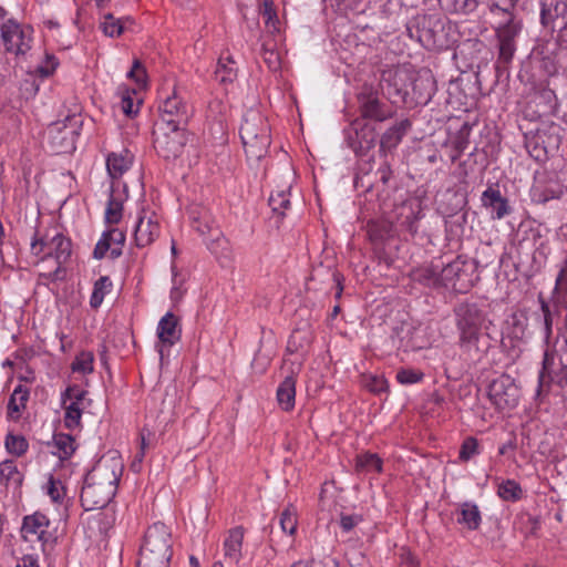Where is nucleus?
<instances>
[{"mask_svg": "<svg viewBox=\"0 0 567 567\" xmlns=\"http://www.w3.org/2000/svg\"><path fill=\"white\" fill-rule=\"evenodd\" d=\"M82 416V408L78 405V402H71L65 406L64 425L65 427L73 430L80 425Z\"/></svg>", "mask_w": 567, "mask_h": 567, "instance_id": "44", "label": "nucleus"}, {"mask_svg": "<svg viewBox=\"0 0 567 567\" xmlns=\"http://www.w3.org/2000/svg\"><path fill=\"white\" fill-rule=\"evenodd\" d=\"M517 2L518 0H488L487 7L496 21L518 17Z\"/></svg>", "mask_w": 567, "mask_h": 567, "instance_id": "28", "label": "nucleus"}, {"mask_svg": "<svg viewBox=\"0 0 567 567\" xmlns=\"http://www.w3.org/2000/svg\"><path fill=\"white\" fill-rule=\"evenodd\" d=\"M157 337L161 346L158 353L161 359L164 357V348H171L181 339V329L178 328V319L172 313L167 312L158 322Z\"/></svg>", "mask_w": 567, "mask_h": 567, "instance_id": "21", "label": "nucleus"}, {"mask_svg": "<svg viewBox=\"0 0 567 567\" xmlns=\"http://www.w3.org/2000/svg\"><path fill=\"white\" fill-rule=\"evenodd\" d=\"M123 464L118 458H101L84 480L81 505L85 511L104 508L114 497Z\"/></svg>", "mask_w": 567, "mask_h": 567, "instance_id": "1", "label": "nucleus"}, {"mask_svg": "<svg viewBox=\"0 0 567 567\" xmlns=\"http://www.w3.org/2000/svg\"><path fill=\"white\" fill-rule=\"evenodd\" d=\"M127 78L134 80L140 87L146 85V70L140 60H134L132 69L127 73Z\"/></svg>", "mask_w": 567, "mask_h": 567, "instance_id": "53", "label": "nucleus"}, {"mask_svg": "<svg viewBox=\"0 0 567 567\" xmlns=\"http://www.w3.org/2000/svg\"><path fill=\"white\" fill-rule=\"evenodd\" d=\"M440 7L450 13L468 14L476 10L481 0H437Z\"/></svg>", "mask_w": 567, "mask_h": 567, "instance_id": "32", "label": "nucleus"}, {"mask_svg": "<svg viewBox=\"0 0 567 567\" xmlns=\"http://www.w3.org/2000/svg\"><path fill=\"white\" fill-rule=\"evenodd\" d=\"M47 250L43 260L54 258L56 268L51 275L52 278L59 279L61 272V266L65 264L71 257L72 244L69 238H65L62 234L54 235L50 240L44 241L43 239H34L31 244L32 254L38 256L43 250Z\"/></svg>", "mask_w": 567, "mask_h": 567, "instance_id": "10", "label": "nucleus"}, {"mask_svg": "<svg viewBox=\"0 0 567 567\" xmlns=\"http://www.w3.org/2000/svg\"><path fill=\"white\" fill-rule=\"evenodd\" d=\"M429 83V78L413 79V75L409 70L401 68L394 71H389L383 75L382 90L394 104L406 103L410 86L417 100L429 101L432 95V90H429L425 93L422 92L424 85Z\"/></svg>", "mask_w": 567, "mask_h": 567, "instance_id": "2", "label": "nucleus"}, {"mask_svg": "<svg viewBox=\"0 0 567 567\" xmlns=\"http://www.w3.org/2000/svg\"><path fill=\"white\" fill-rule=\"evenodd\" d=\"M411 126V121L404 118L388 128L380 138V151L388 152L394 150L410 131Z\"/></svg>", "mask_w": 567, "mask_h": 567, "instance_id": "24", "label": "nucleus"}, {"mask_svg": "<svg viewBox=\"0 0 567 567\" xmlns=\"http://www.w3.org/2000/svg\"><path fill=\"white\" fill-rule=\"evenodd\" d=\"M355 470L359 473L381 472L382 461L374 453L360 454L355 458Z\"/></svg>", "mask_w": 567, "mask_h": 567, "instance_id": "35", "label": "nucleus"}, {"mask_svg": "<svg viewBox=\"0 0 567 567\" xmlns=\"http://www.w3.org/2000/svg\"><path fill=\"white\" fill-rule=\"evenodd\" d=\"M554 56H545L543 59L544 69L549 75H554L558 72L560 64V59L558 58L559 53L553 52Z\"/></svg>", "mask_w": 567, "mask_h": 567, "instance_id": "57", "label": "nucleus"}, {"mask_svg": "<svg viewBox=\"0 0 567 567\" xmlns=\"http://www.w3.org/2000/svg\"><path fill=\"white\" fill-rule=\"evenodd\" d=\"M80 125L81 121L75 115L66 116L62 122L50 124L47 135L52 152L69 153L74 151Z\"/></svg>", "mask_w": 567, "mask_h": 567, "instance_id": "7", "label": "nucleus"}, {"mask_svg": "<svg viewBox=\"0 0 567 567\" xmlns=\"http://www.w3.org/2000/svg\"><path fill=\"white\" fill-rule=\"evenodd\" d=\"M73 371L91 373L93 371V354L82 352L72 364Z\"/></svg>", "mask_w": 567, "mask_h": 567, "instance_id": "51", "label": "nucleus"}, {"mask_svg": "<svg viewBox=\"0 0 567 567\" xmlns=\"http://www.w3.org/2000/svg\"><path fill=\"white\" fill-rule=\"evenodd\" d=\"M497 494L504 501L515 502L522 497L523 491L516 481L506 480L498 485Z\"/></svg>", "mask_w": 567, "mask_h": 567, "instance_id": "39", "label": "nucleus"}, {"mask_svg": "<svg viewBox=\"0 0 567 567\" xmlns=\"http://www.w3.org/2000/svg\"><path fill=\"white\" fill-rule=\"evenodd\" d=\"M361 385L374 394L386 392L389 389L388 381L383 375L371 373L361 375Z\"/></svg>", "mask_w": 567, "mask_h": 567, "instance_id": "37", "label": "nucleus"}, {"mask_svg": "<svg viewBox=\"0 0 567 567\" xmlns=\"http://www.w3.org/2000/svg\"><path fill=\"white\" fill-rule=\"evenodd\" d=\"M122 203L116 200L113 194H111L105 210V221L107 224H117L122 218Z\"/></svg>", "mask_w": 567, "mask_h": 567, "instance_id": "47", "label": "nucleus"}, {"mask_svg": "<svg viewBox=\"0 0 567 567\" xmlns=\"http://www.w3.org/2000/svg\"><path fill=\"white\" fill-rule=\"evenodd\" d=\"M528 319L525 312L518 311L509 316L506 321L507 336L514 340L520 341L526 337Z\"/></svg>", "mask_w": 567, "mask_h": 567, "instance_id": "29", "label": "nucleus"}, {"mask_svg": "<svg viewBox=\"0 0 567 567\" xmlns=\"http://www.w3.org/2000/svg\"><path fill=\"white\" fill-rule=\"evenodd\" d=\"M424 373L416 369H401L396 372L399 383L410 385L422 381Z\"/></svg>", "mask_w": 567, "mask_h": 567, "instance_id": "49", "label": "nucleus"}, {"mask_svg": "<svg viewBox=\"0 0 567 567\" xmlns=\"http://www.w3.org/2000/svg\"><path fill=\"white\" fill-rule=\"evenodd\" d=\"M567 275V260L564 261V266L561 267L557 279H556V287L553 292L551 298V305L546 302L542 295L539 296V301L542 306V311L544 313V326H545V333L546 338H549L551 333V326L554 323V319L557 317L559 318V308H566L567 305L561 303L560 305V297H561V290H564L565 286V279Z\"/></svg>", "mask_w": 567, "mask_h": 567, "instance_id": "19", "label": "nucleus"}, {"mask_svg": "<svg viewBox=\"0 0 567 567\" xmlns=\"http://www.w3.org/2000/svg\"><path fill=\"white\" fill-rule=\"evenodd\" d=\"M358 103L361 115L359 118L383 122L392 116L372 86L364 85L362 87L358 94Z\"/></svg>", "mask_w": 567, "mask_h": 567, "instance_id": "18", "label": "nucleus"}, {"mask_svg": "<svg viewBox=\"0 0 567 567\" xmlns=\"http://www.w3.org/2000/svg\"><path fill=\"white\" fill-rule=\"evenodd\" d=\"M169 560L164 557L153 556L150 553L144 554L140 551L137 567H168Z\"/></svg>", "mask_w": 567, "mask_h": 567, "instance_id": "50", "label": "nucleus"}, {"mask_svg": "<svg viewBox=\"0 0 567 567\" xmlns=\"http://www.w3.org/2000/svg\"><path fill=\"white\" fill-rule=\"evenodd\" d=\"M243 146L249 161H260L270 146V128L265 118L252 114L244 120L239 130Z\"/></svg>", "mask_w": 567, "mask_h": 567, "instance_id": "3", "label": "nucleus"}, {"mask_svg": "<svg viewBox=\"0 0 567 567\" xmlns=\"http://www.w3.org/2000/svg\"><path fill=\"white\" fill-rule=\"evenodd\" d=\"M478 442L475 437L470 436L464 440L460 450V460L463 462L470 461L475 454H477Z\"/></svg>", "mask_w": 567, "mask_h": 567, "instance_id": "52", "label": "nucleus"}, {"mask_svg": "<svg viewBox=\"0 0 567 567\" xmlns=\"http://www.w3.org/2000/svg\"><path fill=\"white\" fill-rule=\"evenodd\" d=\"M476 269V261L463 256H457L447 264L442 261L441 288L451 289L457 293L468 292L478 279Z\"/></svg>", "mask_w": 567, "mask_h": 567, "instance_id": "5", "label": "nucleus"}, {"mask_svg": "<svg viewBox=\"0 0 567 567\" xmlns=\"http://www.w3.org/2000/svg\"><path fill=\"white\" fill-rule=\"evenodd\" d=\"M522 29L523 21L519 17L496 20L495 35L498 47V63L506 65L512 62Z\"/></svg>", "mask_w": 567, "mask_h": 567, "instance_id": "6", "label": "nucleus"}, {"mask_svg": "<svg viewBox=\"0 0 567 567\" xmlns=\"http://www.w3.org/2000/svg\"><path fill=\"white\" fill-rule=\"evenodd\" d=\"M540 20L545 27L557 32L556 45L564 51V31L567 29V0H544Z\"/></svg>", "mask_w": 567, "mask_h": 567, "instance_id": "13", "label": "nucleus"}, {"mask_svg": "<svg viewBox=\"0 0 567 567\" xmlns=\"http://www.w3.org/2000/svg\"><path fill=\"white\" fill-rule=\"evenodd\" d=\"M32 28L8 19L0 27V35L8 52L25 54L31 49Z\"/></svg>", "mask_w": 567, "mask_h": 567, "instance_id": "12", "label": "nucleus"}, {"mask_svg": "<svg viewBox=\"0 0 567 567\" xmlns=\"http://www.w3.org/2000/svg\"><path fill=\"white\" fill-rule=\"evenodd\" d=\"M361 520H362V518L359 515L341 514V516H340V526L343 529V532H350Z\"/></svg>", "mask_w": 567, "mask_h": 567, "instance_id": "59", "label": "nucleus"}, {"mask_svg": "<svg viewBox=\"0 0 567 567\" xmlns=\"http://www.w3.org/2000/svg\"><path fill=\"white\" fill-rule=\"evenodd\" d=\"M104 235L111 243V246H123L125 241V235L117 228H113L109 231H104Z\"/></svg>", "mask_w": 567, "mask_h": 567, "instance_id": "60", "label": "nucleus"}, {"mask_svg": "<svg viewBox=\"0 0 567 567\" xmlns=\"http://www.w3.org/2000/svg\"><path fill=\"white\" fill-rule=\"evenodd\" d=\"M86 394L87 392L80 389L78 385L68 386L62 393V403L65 404L66 400H71L72 402H78V405H81Z\"/></svg>", "mask_w": 567, "mask_h": 567, "instance_id": "55", "label": "nucleus"}, {"mask_svg": "<svg viewBox=\"0 0 567 567\" xmlns=\"http://www.w3.org/2000/svg\"><path fill=\"white\" fill-rule=\"evenodd\" d=\"M245 529L241 526L231 528L224 542L225 558L230 563H238L241 557V548Z\"/></svg>", "mask_w": 567, "mask_h": 567, "instance_id": "27", "label": "nucleus"}, {"mask_svg": "<svg viewBox=\"0 0 567 567\" xmlns=\"http://www.w3.org/2000/svg\"><path fill=\"white\" fill-rule=\"evenodd\" d=\"M443 27L439 19L433 17L423 16L416 21V37L421 44L425 48L442 47L439 32Z\"/></svg>", "mask_w": 567, "mask_h": 567, "instance_id": "20", "label": "nucleus"}, {"mask_svg": "<svg viewBox=\"0 0 567 567\" xmlns=\"http://www.w3.org/2000/svg\"><path fill=\"white\" fill-rule=\"evenodd\" d=\"M133 22L134 21L131 17L117 19L112 13H106L103 16V20L100 23V28L106 37L117 38L123 33L125 24H133Z\"/></svg>", "mask_w": 567, "mask_h": 567, "instance_id": "30", "label": "nucleus"}, {"mask_svg": "<svg viewBox=\"0 0 567 567\" xmlns=\"http://www.w3.org/2000/svg\"><path fill=\"white\" fill-rule=\"evenodd\" d=\"M153 145L156 153L166 161L176 159L187 143L185 128L155 126L153 128Z\"/></svg>", "mask_w": 567, "mask_h": 567, "instance_id": "8", "label": "nucleus"}, {"mask_svg": "<svg viewBox=\"0 0 567 567\" xmlns=\"http://www.w3.org/2000/svg\"><path fill=\"white\" fill-rule=\"evenodd\" d=\"M481 200L483 207L491 210L493 219H503L512 213L508 199L501 194L497 187L488 186L483 192Z\"/></svg>", "mask_w": 567, "mask_h": 567, "instance_id": "22", "label": "nucleus"}, {"mask_svg": "<svg viewBox=\"0 0 567 567\" xmlns=\"http://www.w3.org/2000/svg\"><path fill=\"white\" fill-rule=\"evenodd\" d=\"M282 532L293 535L297 528V511L293 505H288L280 515Z\"/></svg>", "mask_w": 567, "mask_h": 567, "instance_id": "42", "label": "nucleus"}, {"mask_svg": "<svg viewBox=\"0 0 567 567\" xmlns=\"http://www.w3.org/2000/svg\"><path fill=\"white\" fill-rule=\"evenodd\" d=\"M133 99L130 95H123L121 101V109L124 114L131 116L137 113V109L133 110Z\"/></svg>", "mask_w": 567, "mask_h": 567, "instance_id": "64", "label": "nucleus"}, {"mask_svg": "<svg viewBox=\"0 0 567 567\" xmlns=\"http://www.w3.org/2000/svg\"><path fill=\"white\" fill-rule=\"evenodd\" d=\"M58 484H61V482L60 481L56 482L53 478V476H51L49 478L48 494L50 495V497L53 502H60L64 496V493H62L60 491V488L58 487Z\"/></svg>", "mask_w": 567, "mask_h": 567, "instance_id": "61", "label": "nucleus"}, {"mask_svg": "<svg viewBox=\"0 0 567 567\" xmlns=\"http://www.w3.org/2000/svg\"><path fill=\"white\" fill-rule=\"evenodd\" d=\"M391 175L392 171L390 164L384 161L374 173L371 171L363 172V168L360 167V173L355 177V184L358 185L361 183V186H365L367 189H370L378 183L386 185L391 178Z\"/></svg>", "mask_w": 567, "mask_h": 567, "instance_id": "26", "label": "nucleus"}, {"mask_svg": "<svg viewBox=\"0 0 567 567\" xmlns=\"http://www.w3.org/2000/svg\"><path fill=\"white\" fill-rule=\"evenodd\" d=\"M269 206L272 212L279 216L285 215V210L290 207V200L285 190H279L276 194H271L269 197Z\"/></svg>", "mask_w": 567, "mask_h": 567, "instance_id": "46", "label": "nucleus"}, {"mask_svg": "<svg viewBox=\"0 0 567 567\" xmlns=\"http://www.w3.org/2000/svg\"><path fill=\"white\" fill-rule=\"evenodd\" d=\"M109 249H111V243L109 241L106 236L103 234L93 250V257L95 259H102V258H104V256L109 251Z\"/></svg>", "mask_w": 567, "mask_h": 567, "instance_id": "58", "label": "nucleus"}, {"mask_svg": "<svg viewBox=\"0 0 567 567\" xmlns=\"http://www.w3.org/2000/svg\"><path fill=\"white\" fill-rule=\"evenodd\" d=\"M525 145L529 155L536 161H540L546 153L544 148L538 147L537 143H534L533 141H526Z\"/></svg>", "mask_w": 567, "mask_h": 567, "instance_id": "63", "label": "nucleus"}, {"mask_svg": "<svg viewBox=\"0 0 567 567\" xmlns=\"http://www.w3.org/2000/svg\"><path fill=\"white\" fill-rule=\"evenodd\" d=\"M458 346L465 352L477 350L484 316L476 303L462 302L454 309Z\"/></svg>", "mask_w": 567, "mask_h": 567, "instance_id": "4", "label": "nucleus"}, {"mask_svg": "<svg viewBox=\"0 0 567 567\" xmlns=\"http://www.w3.org/2000/svg\"><path fill=\"white\" fill-rule=\"evenodd\" d=\"M54 446L58 449V455L61 460L69 458L75 451L74 437L70 434L58 433L53 436Z\"/></svg>", "mask_w": 567, "mask_h": 567, "instance_id": "38", "label": "nucleus"}, {"mask_svg": "<svg viewBox=\"0 0 567 567\" xmlns=\"http://www.w3.org/2000/svg\"><path fill=\"white\" fill-rule=\"evenodd\" d=\"M141 553L151 554L153 556L164 557L171 559L172 544L171 532L163 523H155L148 527L145 533L144 544L141 547Z\"/></svg>", "mask_w": 567, "mask_h": 567, "instance_id": "16", "label": "nucleus"}, {"mask_svg": "<svg viewBox=\"0 0 567 567\" xmlns=\"http://www.w3.org/2000/svg\"><path fill=\"white\" fill-rule=\"evenodd\" d=\"M29 399V390L22 385H18L11 394L8 402V415L13 417V414H19L25 408Z\"/></svg>", "mask_w": 567, "mask_h": 567, "instance_id": "36", "label": "nucleus"}, {"mask_svg": "<svg viewBox=\"0 0 567 567\" xmlns=\"http://www.w3.org/2000/svg\"><path fill=\"white\" fill-rule=\"evenodd\" d=\"M564 195V188L563 186L558 184L549 183L547 187L545 188L542 198H539V202L546 203L549 199H558Z\"/></svg>", "mask_w": 567, "mask_h": 567, "instance_id": "56", "label": "nucleus"}, {"mask_svg": "<svg viewBox=\"0 0 567 567\" xmlns=\"http://www.w3.org/2000/svg\"><path fill=\"white\" fill-rule=\"evenodd\" d=\"M457 523L465 525L468 529H477L481 523V513L475 504L464 503L460 511Z\"/></svg>", "mask_w": 567, "mask_h": 567, "instance_id": "33", "label": "nucleus"}, {"mask_svg": "<svg viewBox=\"0 0 567 567\" xmlns=\"http://www.w3.org/2000/svg\"><path fill=\"white\" fill-rule=\"evenodd\" d=\"M488 398L497 409H513L518 404V388L508 375H501L489 384Z\"/></svg>", "mask_w": 567, "mask_h": 567, "instance_id": "17", "label": "nucleus"}, {"mask_svg": "<svg viewBox=\"0 0 567 567\" xmlns=\"http://www.w3.org/2000/svg\"><path fill=\"white\" fill-rule=\"evenodd\" d=\"M378 133L374 125L364 118H355L346 130L348 146L360 156L375 145Z\"/></svg>", "mask_w": 567, "mask_h": 567, "instance_id": "14", "label": "nucleus"}, {"mask_svg": "<svg viewBox=\"0 0 567 567\" xmlns=\"http://www.w3.org/2000/svg\"><path fill=\"white\" fill-rule=\"evenodd\" d=\"M261 58L265 64L270 71H277L280 69V56L272 47H268V43L261 45Z\"/></svg>", "mask_w": 567, "mask_h": 567, "instance_id": "48", "label": "nucleus"}, {"mask_svg": "<svg viewBox=\"0 0 567 567\" xmlns=\"http://www.w3.org/2000/svg\"><path fill=\"white\" fill-rule=\"evenodd\" d=\"M111 287L112 282L107 276H103L95 281L90 299V305L92 308H99L101 306L105 295L110 291Z\"/></svg>", "mask_w": 567, "mask_h": 567, "instance_id": "40", "label": "nucleus"}, {"mask_svg": "<svg viewBox=\"0 0 567 567\" xmlns=\"http://www.w3.org/2000/svg\"><path fill=\"white\" fill-rule=\"evenodd\" d=\"M159 234V225L151 217L141 216L134 229V239L137 247L152 244Z\"/></svg>", "mask_w": 567, "mask_h": 567, "instance_id": "25", "label": "nucleus"}, {"mask_svg": "<svg viewBox=\"0 0 567 567\" xmlns=\"http://www.w3.org/2000/svg\"><path fill=\"white\" fill-rule=\"evenodd\" d=\"M49 518L44 514L35 512L32 515L24 516L21 536L25 542L38 543L41 549L44 550L47 545L53 544L55 540L53 534L49 532Z\"/></svg>", "mask_w": 567, "mask_h": 567, "instance_id": "15", "label": "nucleus"}, {"mask_svg": "<svg viewBox=\"0 0 567 567\" xmlns=\"http://www.w3.org/2000/svg\"><path fill=\"white\" fill-rule=\"evenodd\" d=\"M23 475L19 472L17 465L11 460L0 463V482L4 485L13 484L16 487L21 486Z\"/></svg>", "mask_w": 567, "mask_h": 567, "instance_id": "34", "label": "nucleus"}, {"mask_svg": "<svg viewBox=\"0 0 567 567\" xmlns=\"http://www.w3.org/2000/svg\"><path fill=\"white\" fill-rule=\"evenodd\" d=\"M189 217L193 228L200 236L207 237L206 245L210 251L216 252L218 247L223 244H227V240L208 208L194 206L189 210Z\"/></svg>", "mask_w": 567, "mask_h": 567, "instance_id": "9", "label": "nucleus"}, {"mask_svg": "<svg viewBox=\"0 0 567 567\" xmlns=\"http://www.w3.org/2000/svg\"><path fill=\"white\" fill-rule=\"evenodd\" d=\"M28 446L27 440L21 435L8 434L6 437V447L10 454L21 456L27 452Z\"/></svg>", "mask_w": 567, "mask_h": 567, "instance_id": "43", "label": "nucleus"}, {"mask_svg": "<svg viewBox=\"0 0 567 567\" xmlns=\"http://www.w3.org/2000/svg\"><path fill=\"white\" fill-rule=\"evenodd\" d=\"M259 12L265 19L266 25L268 28H272L274 31H278L277 24L279 23V20L272 0H262Z\"/></svg>", "mask_w": 567, "mask_h": 567, "instance_id": "45", "label": "nucleus"}, {"mask_svg": "<svg viewBox=\"0 0 567 567\" xmlns=\"http://www.w3.org/2000/svg\"><path fill=\"white\" fill-rule=\"evenodd\" d=\"M546 362H547V359L544 360L543 369H542V371L539 372V375H538L537 395H540L542 392L545 391V386H547L548 383H549L550 377L546 372V370H547Z\"/></svg>", "mask_w": 567, "mask_h": 567, "instance_id": "62", "label": "nucleus"}, {"mask_svg": "<svg viewBox=\"0 0 567 567\" xmlns=\"http://www.w3.org/2000/svg\"><path fill=\"white\" fill-rule=\"evenodd\" d=\"M107 172L112 178H117L128 168V162L117 154H111L106 159Z\"/></svg>", "mask_w": 567, "mask_h": 567, "instance_id": "41", "label": "nucleus"}, {"mask_svg": "<svg viewBox=\"0 0 567 567\" xmlns=\"http://www.w3.org/2000/svg\"><path fill=\"white\" fill-rule=\"evenodd\" d=\"M215 73L220 83H230L237 76V70L229 68L226 63L223 62L221 59L218 61Z\"/></svg>", "mask_w": 567, "mask_h": 567, "instance_id": "54", "label": "nucleus"}, {"mask_svg": "<svg viewBox=\"0 0 567 567\" xmlns=\"http://www.w3.org/2000/svg\"><path fill=\"white\" fill-rule=\"evenodd\" d=\"M296 381L292 377H287L280 383L277 390V400L285 411H290L295 406Z\"/></svg>", "mask_w": 567, "mask_h": 567, "instance_id": "31", "label": "nucleus"}, {"mask_svg": "<svg viewBox=\"0 0 567 567\" xmlns=\"http://www.w3.org/2000/svg\"><path fill=\"white\" fill-rule=\"evenodd\" d=\"M159 116L155 126L185 128L189 118V109L176 91L168 95L158 107Z\"/></svg>", "mask_w": 567, "mask_h": 567, "instance_id": "11", "label": "nucleus"}, {"mask_svg": "<svg viewBox=\"0 0 567 567\" xmlns=\"http://www.w3.org/2000/svg\"><path fill=\"white\" fill-rule=\"evenodd\" d=\"M441 268L442 261L433 260L413 268L410 271V277L414 282L424 287L437 289L441 288Z\"/></svg>", "mask_w": 567, "mask_h": 567, "instance_id": "23", "label": "nucleus"}]
</instances>
